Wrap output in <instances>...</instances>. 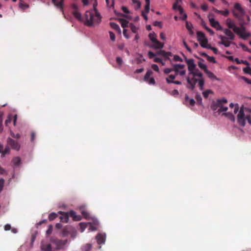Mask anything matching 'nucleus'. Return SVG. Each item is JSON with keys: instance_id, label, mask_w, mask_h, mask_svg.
Masks as SVG:
<instances>
[{"instance_id": "nucleus-1", "label": "nucleus", "mask_w": 251, "mask_h": 251, "mask_svg": "<svg viewBox=\"0 0 251 251\" xmlns=\"http://www.w3.org/2000/svg\"><path fill=\"white\" fill-rule=\"evenodd\" d=\"M185 61L188 65V69L189 71L186 80L188 83L187 87L192 90H194L195 85L198 83V86L201 90L204 88V79L203 74L198 69H196V65L194 63L193 59H187L185 58Z\"/></svg>"}, {"instance_id": "nucleus-2", "label": "nucleus", "mask_w": 251, "mask_h": 251, "mask_svg": "<svg viewBox=\"0 0 251 251\" xmlns=\"http://www.w3.org/2000/svg\"><path fill=\"white\" fill-rule=\"evenodd\" d=\"M227 27L232 29L233 32L237 34L240 37L244 40L247 39L251 36L250 33L247 32L245 25H240V27L237 26L234 22L230 18H227L226 22Z\"/></svg>"}, {"instance_id": "nucleus-3", "label": "nucleus", "mask_w": 251, "mask_h": 251, "mask_svg": "<svg viewBox=\"0 0 251 251\" xmlns=\"http://www.w3.org/2000/svg\"><path fill=\"white\" fill-rule=\"evenodd\" d=\"M94 10L87 11L84 15L85 24L89 26L98 24L101 21L100 14L94 4Z\"/></svg>"}, {"instance_id": "nucleus-4", "label": "nucleus", "mask_w": 251, "mask_h": 251, "mask_svg": "<svg viewBox=\"0 0 251 251\" xmlns=\"http://www.w3.org/2000/svg\"><path fill=\"white\" fill-rule=\"evenodd\" d=\"M232 12L234 16L237 19L239 25H246L247 24L246 19L247 22L250 21V17L246 14L244 9L241 7L240 3H236L234 4Z\"/></svg>"}, {"instance_id": "nucleus-5", "label": "nucleus", "mask_w": 251, "mask_h": 251, "mask_svg": "<svg viewBox=\"0 0 251 251\" xmlns=\"http://www.w3.org/2000/svg\"><path fill=\"white\" fill-rule=\"evenodd\" d=\"M239 107L238 104H236L234 110V113H237L239 111L238 114L237 115V120L238 124L244 127L246 125V120H247L248 123L251 125V115L245 114L244 110H248L247 108H244L243 106L240 107L239 110Z\"/></svg>"}, {"instance_id": "nucleus-6", "label": "nucleus", "mask_w": 251, "mask_h": 251, "mask_svg": "<svg viewBox=\"0 0 251 251\" xmlns=\"http://www.w3.org/2000/svg\"><path fill=\"white\" fill-rule=\"evenodd\" d=\"M227 103V100L225 98L217 99L216 101H213L211 105V109L213 111H216L218 109V112L220 113L222 112H226L228 110L227 106H224L225 104Z\"/></svg>"}, {"instance_id": "nucleus-7", "label": "nucleus", "mask_w": 251, "mask_h": 251, "mask_svg": "<svg viewBox=\"0 0 251 251\" xmlns=\"http://www.w3.org/2000/svg\"><path fill=\"white\" fill-rule=\"evenodd\" d=\"M7 145L11 147L13 150L19 151L20 149V145L19 142L12 139L10 137H8L7 139Z\"/></svg>"}, {"instance_id": "nucleus-8", "label": "nucleus", "mask_w": 251, "mask_h": 251, "mask_svg": "<svg viewBox=\"0 0 251 251\" xmlns=\"http://www.w3.org/2000/svg\"><path fill=\"white\" fill-rule=\"evenodd\" d=\"M52 3L53 5L58 9L60 10L62 12H64V0H60L58 1L57 0H51Z\"/></svg>"}, {"instance_id": "nucleus-9", "label": "nucleus", "mask_w": 251, "mask_h": 251, "mask_svg": "<svg viewBox=\"0 0 251 251\" xmlns=\"http://www.w3.org/2000/svg\"><path fill=\"white\" fill-rule=\"evenodd\" d=\"M230 29V28H229L227 27V28H224L222 30H223L224 33L227 36V39L230 40H233L235 39V35Z\"/></svg>"}, {"instance_id": "nucleus-10", "label": "nucleus", "mask_w": 251, "mask_h": 251, "mask_svg": "<svg viewBox=\"0 0 251 251\" xmlns=\"http://www.w3.org/2000/svg\"><path fill=\"white\" fill-rule=\"evenodd\" d=\"M219 38L221 40V41L219 42V44L223 45L226 47H228L230 46L232 42L227 40V38L226 36L223 35H219Z\"/></svg>"}, {"instance_id": "nucleus-11", "label": "nucleus", "mask_w": 251, "mask_h": 251, "mask_svg": "<svg viewBox=\"0 0 251 251\" xmlns=\"http://www.w3.org/2000/svg\"><path fill=\"white\" fill-rule=\"evenodd\" d=\"M53 243H54L57 249H61L64 245H65L67 243V240H59V239H55L52 241Z\"/></svg>"}, {"instance_id": "nucleus-12", "label": "nucleus", "mask_w": 251, "mask_h": 251, "mask_svg": "<svg viewBox=\"0 0 251 251\" xmlns=\"http://www.w3.org/2000/svg\"><path fill=\"white\" fill-rule=\"evenodd\" d=\"M209 22L210 23L211 26L214 28H216L217 30H222L223 29V28L220 25L218 21L215 20L214 19H210Z\"/></svg>"}, {"instance_id": "nucleus-13", "label": "nucleus", "mask_w": 251, "mask_h": 251, "mask_svg": "<svg viewBox=\"0 0 251 251\" xmlns=\"http://www.w3.org/2000/svg\"><path fill=\"white\" fill-rule=\"evenodd\" d=\"M69 217L70 216L73 218V220L76 221H79L81 220V217L80 215H76L75 211L71 210L68 213Z\"/></svg>"}, {"instance_id": "nucleus-14", "label": "nucleus", "mask_w": 251, "mask_h": 251, "mask_svg": "<svg viewBox=\"0 0 251 251\" xmlns=\"http://www.w3.org/2000/svg\"><path fill=\"white\" fill-rule=\"evenodd\" d=\"M60 213L62 214L60 217V221L64 223H67L69 221V215L68 213H64L60 212Z\"/></svg>"}, {"instance_id": "nucleus-15", "label": "nucleus", "mask_w": 251, "mask_h": 251, "mask_svg": "<svg viewBox=\"0 0 251 251\" xmlns=\"http://www.w3.org/2000/svg\"><path fill=\"white\" fill-rule=\"evenodd\" d=\"M96 239L98 244H103L105 242V237L101 234H99L96 236Z\"/></svg>"}, {"instance_id": "nucleus-16", "label": "nucleus", "mask_w": 251, "mask_h": 251, "mask_svg": "<svg viewBox=\"0 0 251 251\" xmlns=\"http://www.w3.org/2000/svg\"><path fill=\"white\" fill-rule=\"evenodd\" d=\"M153 44H154L152 46H151V47L153 48L156 49H162L164 46V44L161 43L157 40L156 41H155L153 43Z\"/></svg>"}, {"instance_id": "nucleus-17", "label": "nucleus", "mask_w": 251, "mask_h": 251, "mask_svg": "<svg viewBox=\"0 0 251 251\" xmlns=\"http://www.w3.org/2000/svg\"><path fill=\"white\" fill-rule=\"evenodd\" d=\"M43 251H52L51 246L50 244H43L41 246Z\"/></svg>"}, {"instance_id": "nucleus-18", "label": "nucleus", "mask_w": 251, "mask_h": 251, "mask_svg": "<svg viewBox=\"0 0 251 251\" xmlns=\"http://www.w3.org/2000/svg\"><path fill=\"white\" fill-rule=\"evenodd\" d=\"M207 76L211 79L212 80H219V79L218 78H217L216 77V76L211 72H210V71H209L208 70H206V72L205 73Z\"/></svg>"}, {"instance_id": "nucleus-19", "label": "nucleus", "mask_w": 251, "mask_h": 251, "mask_svg": "<svg viewBox=\"0 0 251 251\" xmlns=\"http://www.w3.org/2000/svg\"><path fill=\"white\" fill-rule=\"evenodd\" d=\"M223 115L226 116L227 118L230 120L231 122H234L235 118L233 114L230 112L224 113Z\"/></svg>"}, {"instance_id": "nucleus-20", "label": "nucleus", "mask_w": 251, "mask_h": 251, "mask_svg": "<svg viewBox=\"0 0 251 251\" xmlns=\"http://www.w3.org/2000/svg\"><path fill=\"white\" fill-rule=\"evenodd\" d=\"M14 167H16L19 166L21 162V159L19 157H15L13 158L12 161Z\"/></svg>"}, {"instance_id": "nucleus-21", "label": "nucleus", "mask_w": 251, "mask_h": 251, "mask_svg": "<svg viewBox=\"0 0 251 251\" xmlns=\"http://www.w3.org/2000/svg\"><path fill=\"white\" fill-rule=\"evenodd\" d=\"M157 54L158 55H162L165 57L168 58L169 56L172 55V53L170 52H166L165 50H161L157 52Z\"/></svg>"}, {"instance_id": "nucleus-22", "label": "nucleus", "mask_w": 251, "mask_h": 251, "mask_svg": "<svg viewBox=\"0 0 251 251\" xmlns=\"http://www.w3.org/2000/svg\"><path fill=\"white\" fill-rule=\"evenodd\" d=\"M199 42H200V44L202 48L208 49V47H209V46L210 45L208 44V40L207 39V38L204 39V40L200 41Z\"/></svg>"}, {"instance_id": "nucleus-23", "label": "nucleus", "mask_w": 251, "mask_h": 251, "mask_svg": "<svg viewBox=\"0 0 251 251\" xmlns=\"http://www.w3.org/2000/svg\"><path fill=\"white\" fill-rule=\"evenodd\" d=\"M197 38L199 41L206 39L205 34L201 31H198L197 32Z\"/></svg>"}, {"instance_id": "nucleus-24", "label": "nucleus", "mask_w": 251, "mask_h": 251, "mask_svg": "<svg viewBox=\"0 0 251 251\" xmlns=\"http://www.w3.org/2000/svg\"><path fill=\"white\" fill-rule=\"evenodd\" d=\"M185 100L186 101H188L189 105L193 106L195 105V101L193 99H190L187 95H185Z\"/></svg>"}, {"instance_id": "nucleus-25", "label": "nucleus", "mask_w": 251, "mask_h": 251, "mask_svg": "<svg viewBox=\"0 0 251 251\" xmlns=\"http://www.w3.org/2000/svg\"><path fill=\"white\" fill-rule=\"evenodd\" d=\"M149 37L153 43L155 41L157 40V39H156L157 36L154 32L150 33L149 35Z\"/></svg>"}, {"instance_id": "nucleus-26", "label": "nucleus", "mask_w": 251, "mask_h": 251, "mask_svg": "<svg viewBox=\"0 0 251 251\" xmlns=\"http://www.w3.org/2000/svg\"><path fill=\"white\" fill-rule=\"evenodd\" d=\"M110 26L113 29H115L118 32H120L121 31L120 27L117 24L115 23H110Z\"/></svg>"}, {"instance_id": "nucleus-27", "label": "nucleus", "mask_w": 251, "mask_h": 251, "mask_svg": "<svg viewBox=\"0 0 251 251\" xmlns=\"http://www.w3.org/2000/svg\"><path fill=\"white\" fill-rule=\"evenodd\" d=\"M152 74H153V72H152V71L151 70H148V71L147 72L146 74H145V76H144V80H145V81H148V79H149V78H150V76H151V75H152Z\"/></svg>"}, {"instance_id": "nucleus-28", "label": "nucleus", "mask_w": 251, "mask_h": 251, "mask_svg": "<svg viewBox=\"0 0 251 251\" xmlns=\"http://www.w3.org/2000/svg\"><path fill=\"white\" fill-rule=\"evenodd\" d=\"M198 66L201 69V70H203L204 72V73H205L206 72V70H208L207 68V66L206 65H205L204 64H203L202 62H201V61H199L198 63Z\"/></svg>"}, {"instance_id": "nucleus-29", "label": "nucleus", "mask_w": 251, "mask_h": 251, "mask_svg": "<svg viewBox=\"0 0 251 251\" xmlns=\"http://www.w3.org/2000/svg\"><path fill=\"white\" fill-rule=\"evenodd\" d=\"M92 245L90 244H86L82 248V251H89L91 249Z\"/></svg>"}, {"instance_id": "nucleus-30", "label": "nucleus", "mask_w": 251, "mask_h": 251, "mask_svg": "<svg viewBox=\"0 0 251 251\" xmlns=\"http://www.w3.org/2000/svg\"><path fill=\"white\" fill-rule=\"evenodd\" d=\"M73 15L77 19L80 20L81 15V14L78 11V10H74L73 12Z\"/></svg>"}, {"instance_id": "nucleus-31", "label": "nucleus", "mask_w": 251, "mask_h": 251, "mask_svg": "<svg viewBox=\"0 0 251 251\" xmlns=\"http://www.w3.org/2000/svg\"><path fill=\"white\" fill-rule=\"evenodd\" d=\"M20 0L21 1V2L19 3V7L20 8H21L23 10H25L29 7L28 4L23 2V1L21 0Z\"/></svg>"}, {"instance_id": "nucleus-32", "label": "nucleus", "mask_w": 251, "mask_h": 251, "mask_svg": "<svg viewBox=\"0 0 251 251\" xmlns=\"http://www.w3.org/2000/svg\"><path fill=\"white\" fill-rule=\"evenodd\" d=\"M89 223H80L79 224L81 232H82L84 231L85 229L87 227L88 224Z\"/></svg>"}, {"instance_id": "nucleus-33", "label": "nucleus", "mask_w": 251, "mask_h": 251, "mask_svg": "<svg viewBox=\"0 0 251 251\" xmlns=\"http://www.w3.org/2000/svg\"><path fill=\"white\" fill-rule=\"evenodd\" d=\"M166 81L168 83H174V84H177V85H180L181 84V82L180 81H178V80H171L170 79H169L168 78H166Z\"/></svg>"}, {"instance_id": "nucleus-34", "label": "nucleus", "mask_w": 251, "mask_h": 251, "mask_svg": "<svg viewBox=\"0 0 251 251\" xmlns=\"http://www.w3.org/2000/svg\"><path fill=\"white\" fill-rule=\"evenodd\" d=\"M57 217V214L54 212H52L49 215V219L50 221H52Z\"/></svg>"}, {"instance_id": "nucleus-35", "label": "nucleus", "mask_w": 251, "mask_h": 251, "mask_svg": "<svg viewBox=\"0 0 251 251\" xmlns=\"http://www.w3.org/2000/svg\"><path fill=\"white\" fill-rule=\"evenodd\" d=\"M129 27H130V29H131V30L132 31V32L136 33L137 32L138 27H137L133 24H130Z\"/></svg>"}, {"instance_id": "nucleus-36", "label": "nucleus", "mask_w": 251, "mask_h": 251, "mask_svg": "<svg viewBox=\"0 0 251 251\" xmlns=\"http://www.w3.org/2000/svg\"><path fill=\"white\" fill-rule=\"evenodd\" d=\"M217 12L225 16H227L229 14V11L227 9H226L225 10H218Z\"/></svg>"}, {"instance_id": "nucleus-37", "label": "nucleus", "mask_w": 251, "mask_h": 251, "mask_svg": "<svg viewBox=\"0 0 251 251\" xmlns=\"http://www.w3.org/2000/svg\"><path fill=\"white\" fill-rule=\"evenodd\" d=\"M128 24H129V22L127 21H126V20H124V19L121 20V25L123 28L127 27Z\"/></svg>"}, {"instance_id": "nucleus-38", "label": "nucleus", "mask_w": 251, "mask_h": 251, "mask_svg": "<svg viewBox=\"0 0 251 251\" xmlns=\"http://www.w3.org/2000/svg\"><path fill=\"white\" fill-rule=\"evenodd\" d=\"M5 183V180L3 178L0 179V193L3 190L4 184Z\"/></svg>"}, {"instance_id": "nucleus-39", "label": "nucleus", "mask_w": 251, "mask_h": 251, "mask_svg": "<svg viewBox=\"0 0 251 251\" xmlns=\"http://www.w3.org/2000/svg\"><path fill=\"white\" fill-rule=\"evenodd\" d=\"M212 92L210 90H207L202 93L203 96L205 98H207L208 97L209 94L212 93Z\"/></svg>"}, {"instance_id": "nucleus-40", "label": "nucleus", "mask_w": 251, "mask_h": 251, "mask_svg": "<svg viewBox=\"0 0 251 251\" xmlns=\"http://www.w3.org/2000/svg\"><path fill=\"white\" fill-rule=\"evenodd\" d=\"M196 99L197 101V102L199 104H201L202 103V98L200 95H196Z\"/></svg>"}, {"instance_id": "nucleus-41", "label": "nucleus", "mask_w": 251, "mask_h": 251, "mask_svg": "<svg viewBox=\"0 0 251 251\" xmlns=\"http://www.w3.org/2000/svg\"><path fill=\"white\" fill-rule=\"evenodd\" d=\"M2 115L3 114L0 112V133H1L3 130V126H2Z\"/></svg>"}, {"instance_id": "nucleus-42", "label": "nucleus", "mask_w": 251, "mask_h": 251, "mask_svg": "<svg viewBox=\"0 0 251 251\" xmlns=\"http://www.w3.org/2000/svg\"><path fill=\"white\" fill-rule=\"evenodd\" d=\"M243 71L245 73L249 74L251 75V68L250 67H247L243 69Z\"/></svg>"}, {"instance_id": "nucleus-43", "label": "nucleus", "mask_w": 251, "mask_h": 251, "mask_svg": "<svg viewBox=\"0 0 251 251\" xmlns=\"http://www.w3.org/2000/svg\"><path fill=\"white\" fill-rule=\"evenodd\" d=\"M12 119V115H8L7 119L5 121V125L8 126V125L11 123Z\"/></svg>"}, {"instance_id": "nucleus-44", "label": "nucleus", "mask_w": 251, "mask_h": 251, "mask_svg": "<svg viewBox=\"0 0 251 251\" xmlns=\"http://www.w3.org/2000/svg\"><path fill=\"white\" fill-rule=\"evenodd\" d=\"M81 214L85 219H88L89 218V214L87 211L82 210L81 211Z\"/></svg>"}, {"instance_id": "nucleus-45", "label": "nucleus", "mask_w": 251, "mask_h": 251, "mask_svg": "<svg viewBox=\"0 0 251 251\" xmlns=\"http://www.w3.org/2000/svg\"><path fill=\"white\" fill-rule=\"evenodd\" d=\"M116 62L117 64L119 65L120 67H121L122 65L123 64V59L120 57H117L116 58Z\"/></svg>"}, {"instance_id": "nucleus-46", "label": "nucleus", "mask_w": 251, "mask_h": 251, "mask_svg": "<svg viewBox=\"0 0 251 251\" xmlns=\"http://www.w3.org/2000/svg\"><path fill=\"white\" fill-rule=\"evenodd\" d=\"M173 66L176 67L177 69H179V70L183 69L185 67L184 65L179 64H174Z\"/></svg>"}, {"instance_id": "nucleus-47", "label": "nucleus", "mask_w": 251, "mask_h": 251, "mask_svg": "<svg viewBox=\"0 0 251 251\" xmlns=\"http://www.w3.org/2000/svg\"><path fill=\"white\" fill-rule=\"evenodd\" d=\"M242 79L244 80L246 83L251 84V79H249L248 78L245 76H241L240 77Z\"/></svg>"}, {"instance_id": "nucleus-48", "label": "nucleus", "mask_w": 251, "mask_h": 251, "mask_svg": "<svg viewBox=\"0 0 251 251\" xmlns=\"http://www.w3.org/2000/svg\"><path fill=\"white\" fill-rule=\"evenodd\" d=\"M207 59L211 62H212V63H216V60L215 59V58L213 57V56H208L207 58Z\"/></svg>"}, {"instance_id": "nucleus-49", "label": "nucleus", "mask_w": 251, "mask_h": 251, "mask_svg": "<svg viewBox=\"0 0 251 251\" xmlns=\"http://www.w3.org/2000/svg\"><path fill=\"white\" fill-rule=\"evenodd\" d=\"M10 134L11 136L14 138L19 139L21 137V135L19 133H17L15 134L11 131Z\"/></svg>"}, {"instance_id": "nucleus-50", "label": "nucleus", "mask_w": 251, "mask_h": 251, "mask_svg": "<svg viewBox=\"0 0 251 251\" xmlns=\"http://www.w3.org/2000/svg\"><path fill=\"white\" fill-rule=\"evenodd\" d=\"M186 27L188 30L192 29L193 25L189 23L187 21H186Z\"/></svg>"}, {"instance_id": "nucleus-51", "label": "nucleus", "mask_w": 251, "mask_h": 251, "mask_svg": "<svg viewBox=\"0 0 251 251\" xmlns=\"http://www.w3.org/2000/svg\"><path fill=\"white\" fill-rule=\"evenodd\" d=\"M174 60L175 61L182 62V61H183L182 59L180 56H179L178 55H174Z\"/></svg>"}, {"instance_id": "nucleus-52", "label": "nucleus", "mask_w": 251, "mask_h": 251, "mask_svg": "<svg viewBox=\"0 0 251 251\" xmlns=\"http://www.w3.org/2000/svg\"><path fill=\"white\" fill-rule=\"evenodd\" d=\"M183 44L184 46L185 47V48L187 49V50L189 52H191L192 50H191V48L188 46L187 44L184 40L183 41Z\"/></svg>"}, {"instance_id": "nucleus-53", "label": "nucleus", "mask_w": 251, "mask_h": 251, "mask_svg": "<svg viewBox=\"0 0 251 251\" xmlns=\"http://www.w3.org/2000/svg\"><path fill=\"white\" fill-rule=\"evenodd\" d=\"M10 149L9 146H6L4 150H2V151L4 152V154H9L10 153Z\"/></svg>"}, {"instance_id": "nucleus-54", "label": "nucleus", "mask_w": 251, "mask_h": 251, "mask_svg": "<svg viewBox=\"0 0 251 251\" xmlns=\"http://www.w3.org/2000/svg\"><path fill=\"white\" fill-rule=\"evenodd\" d=\"M173 71V67L172 68H165L164 70V72L166 74H168Z\"/></svg>"}, {"instance_id": "nucleus-55", "label": "nucleus", "mask_w": 251, "mask_h": 251, "mask_svg": "<svg viewBox=\"0 0 251 251\" xmlns=\"http://www.w3.org/2000/svg\"><path fill=\"white\" fill-rule=\"evenodd\" d=\"M208 49H210L214 52V53L217 54L218 53V49L215 47H212L211 46V45L209 46L208 47Z\"/></svg>"}, {"instance_id": "nucleus-56", "label": "nucleus", "mask_w": 251, "mask_h": 251, "mask_svg": "<svg viewBox=\"0 0 251 251\" xmlns=\"http://www.w3.org/2000/svg\"><path fill=\"white\" fill-rule=\"evenodd\" d=\"M147 82H148L149 84L152 85H154L155 83V80L153 77H151L150 78H149L148 79V81H147Z\"/></svg>"}, {"instance_id": "nucleus-57", "label": "nucleus", "mask_w": 251, "mask_h": 251, "mask_svg": "<svg viewBox=\"0 0 251 251\" xmlns=\"http://www.w3.org/2000/svg\"><path fill=\"white\" fill-rule=\"evenodd\" d=\"M148 56L150 59H152L155 56V54L151 51H149L148 52Z\"/></svg>"}, {"instance_id": "nucleus-58", "label": "nucleus", "mask_w": 251, "mask_h": 251, "mask_svg": "<svg viewBox=\"0 0 251 251\" xmlns=\"http://www.w3.org/2000/svg\"><path fill=\"white\" fill-rule=\"evenodd\" d=\"M52 230V226L51 225H50L49 226V228L46 231V233L47 235H50L51 233Z\"/></svg>"}, {"instance_id": "nucleus-59", "label": "nucleus", "mask_w": 251, "mask_h": 251, "mask_svg": "<svg viewBox=\"0 0 251 251\" xmlns=\"http://www.w3.org/2000/svg\"><path fill=\"white\" fill-rule=\"evenodd\" d=\"M151 68L155 71L158 72L159 71L158 66L156 64L151 65Z\"/></svg>"}, {"instance_id": "nucleus-60", "label": "nucleus", "mask_w": 251, "mask_h": 251, "mask_svg": "<svg viewBox=\"0 0 251 251\" xmlns=\"http://www.w3.org/2000/svg\"><path fill=\"white\" fill-rule=\"evenodd\" d=\"M154 61L157 63H161L163 65H164V63L162 62V59L159 57H155L154 58Z\"/></svg>"}, {"instance_id": "nucleus-61", "label": "nucleus", "mask_w": 251, "mask_h": 251, "mask_svg": "<svg viewBox=\"0 0 251 251\" xmlns=\"http://www.w3.org/2000/svg\"><path fill=\"white\" fill-rule=\"evenodd\" d=\"M109 35H110V39L112 41H115V36L114 33L113 32H111V31H110L109 32Z\"/></svg>"}, {"instance_id": "nucleus-62", "label": "nucleus", "mask_w": 251, "mask_h": 251, "mask_svg": "<svg viewBox=\"0 0 251 251\" xmlns=\"http://www.w3.org/2000/svg\"><path fill=\"white\" fill-rule=\"evenodd\" d=\"M240 46H241V47L242 48V49L244 50V51H247V50H248V48L247 46H246L245 44H243V43H240Z\"/></svg>"}, {"instance_id": "nucleus-63", "label": "nucleus", "mask_w": 251, "mask_h": 251, "mask_svg": "<svg viewBox=\"0 0 251 251\" xmlns=\"http://www.w3.org/2000/svg\"><path fill=\"white\" fill-rule=\"evenodd\" d=\"M205 29L210 34V35H213L214 34V32L208 27L205 26Z\"/></svg>"}, {"instance_id": "nucleus-64", "label": "nucleus", "mask_w": 251, "mask_h": 251, "mask_svg": "<svg viewBox=\"0 0 251 251\" xmlns=\"http://www.w3.org/2000/svg\"><path fill=\"white\" fill-rule=\"evenodd\" d=\"M205 29L210 34V35H213L214 34V32L208 27L205 26Z\"/></svg>"}]
</instances>
